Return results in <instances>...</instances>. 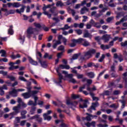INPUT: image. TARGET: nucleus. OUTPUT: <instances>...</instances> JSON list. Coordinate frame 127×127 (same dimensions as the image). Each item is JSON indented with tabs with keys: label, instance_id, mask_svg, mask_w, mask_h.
Masks as SVG:
<instances>
[{
	"label": "nucleus",
	"instance_id": "obj_41",
	"mask_svg": "<svg viewBox=\"0 0 127 127\" xmlns=\"http://www.w3.org/2000/svg\"><path fill=\"white\" fill-rule=\"evenodd\" d=\"M86 82L87 83L86 84V86H90V85H92V83H93V80L92 79H87Z\"/></svg>",
	"mask_w": 127,
	"mask_h": 127
},
{
	"label": "nucleus",
	"instance_id": "obj_50",
	"mask_svg": "<svg viewBox=\"0 0 127 127\" xmlns=\"http://www.w3.org/2000/svg\"><path fill=\"white\" fill-rule=\"evenodd\" d=\"M42 28L44 30V31H46V32L49 31V28L46 27L45 25H43Z\"/></svg>",
	"mask_w": 127,
	"mask_h": 127
},
{
	"label": "nucleus",
	"instance_id": "obj_29",
	"mask_svg": "<svg viewBox=\"0 0 127 127\" xmlns=\"http://www.w3.org/2000/svg\"><path fill=\"white\" fill-rule=\"evenodd\" d=\"M0 53H1V57H6V51L4 50H1Z\"/></svg>",
	"mask_w": 127,
	"mask_h": 127
},
{
	"label": "nucleus",
	"instance_id": "obj_46",
	"mask_svg": "<svg viewBox=\"0 0 127 127\" xmlns=\"http://www.w3.org/2000/svg\"><path fill=\"white\" fill-rule=\"evenodd\" d=\"M88 68H91L92 67H95V63L93 62H90L88 63Z\"/></svg>",
	"mask_w": 127,
	"mask_h": 127
},
{
	"label": "nucleus",
	"instance_id": "obj_1",
	"mask_svg": "<svg viewBox=\"0 0 127 127\" xmlns=\"http://www.w3.org/2000/svg\"><path fill=\"white\" fill-rule=\"evenodd\" d=\"M96 53V50L94 49H91L88 51L84 53V56H81L80 57L79 60H81L82 61H85V57H87V56H89V58L92 57V54H95Z\"/></svg>",
	"mask_w": 127,
	"mask_h": 127
},
{
	"label": "nucleus",
	"instance_id": "obj_12",
	"mask_svg": "<svg viewBox=\"0 0 127 127\" xmlns=\"http://www.w3.org/2000/svg\"><path fill=\"white\" fill-rule=\"evenodd\" d=\"M17 90L15 89H13L12 91H9V94L12 96L13 98L17 97Z\"/></svg>",
	"mask_w": 127,
	"mask_h": 127
},
{
	"label": "nucleus",
	"instance_id": "obj_34",
	"mask_svg": "<svg viewBox=\"0 0 127 127\" xmlns=\"http://www.w3.org/2000/svg\"><path fill=\"white\" fill-rule=\"evenodd\" d=\"M64 49H65V48L63 45L60 46L58 48V50H59V51H62V52H64Z\"/></svg>",
	"mask_w": 127,
	"mask_h": 127
},
{
	"label": "nucleus",
	"instance_id": "obj_17",
	"mask_svg": "<svg viewBox=\"0 0 127 127\" xmlns=\"http://www.w3.org/2000/svg\"><path fill=\"white\" fill-rule=\"evenodd\" d=\"M80 55H81V53H79L78 54H74L71 59H70L71 61H73L74 60H77V59H78V58H79V56H80Z\"/></svg>",
	"mask_w": 127,
	"mask_h": 127
},
{
	"label": "nucleus",
	"instance_id": "obj_62",
	"mask_svg": "<svg viewBox=\"0 0 127 127\" xmlns=\"http://www.w3.org/2000/svg\"><path fill=\"white\" fill-rule=\"evenodd\" d=\"M13 110H14V111H15V113H16L17 114H18V113H19V111H18V107H13Z\"/></svg>",
	"mask_w": 127,
	"mask_h": 127
},
{
	"label": "nucleus",
	"instance_id": "obj_8",
	"mask_svg": "<svg viewBox=\"0 0 127 127\" xmlns=\"http://www.w3.org/2000/svg\"><path fill=\"white\" fill-rule=\"evenodd\" d=\"M30 120H36V121L39 122V124L42 123V118L40 117V115H36L30 117Z\"/></svg>",
	"mask_w": 127,
	"mask_h": 127
},
{
	"label": "nucleus",
	"instance_id": "obj_16",
	"mask_svg": "<svg viewBox=\"0 0 127 127\" xmlns=\"http://www.w3.org/2000/svg\"><path fill=\"white\" fill-rule=\"evenodd\" d=\"M83 37L84 38H89V39H92V36L91 35V34L89 33L88 31L85 32L83 34Z\"/></svg>",
	"mask_w": 127,
	"mask_h": 127
},
{
	"label": "nucleus",
	"instance_id": "obj_47",
	"mask_svg": "<svg viewBox=\"0 0 127 127\" xmlns=\"http://www.w3.org/2000/svg\"><path fill=\"white\" fill-rule=\"evenodd\" d=\"M59 5H60V6H63V5H64V3L61 1H58L56 3V6H59Z\"/></svg>",
	"mask_w": 127,
	"mask_h": 127
},
{
	"label": "nucleus",
	"instance_id": "obj_61",
	"mask_svg": "<svg viewBox=\"0 0 127 127\" xmlns=\"http://www.w3.org/2000/svg\"><path fill=\"white\" fill-rule=\"evenodd\" d=\"M95 40L98 42V44H101V43H100V37L97 36L95 37Z\"/></svg>",
	"mask_w": 127,
	"mask_h": 127
},
{
	"label": "nucleus",
	"instance_id": "obj_36",
	"mask_svg": "<svg viewBox=\"0 0 127 127\" xmlns=\"http://www.w3.org/2000/svg\"><path fill=\"white\" fill-rule=\"evenodd\" d=\"M19 68V66L18 65H16V66L13 65L9 67V70H10V71H12L13 70H14V69H18Z\"/></svg>",
	"mask_w": 127,
	"mask_h": 127
},
{
	"label": "nucleus",
	"instance_id": "obj_22",
	"mask_svg": "<svg viewBox=\"0 0 127 127\" xmlns=\"http://www.w3.org/2000/svg\"><path fill=\"white\" fill-rule=\"evenodd\" d=\"M102 39L104 40L105 43L109 42V41L110 40V36L108 35H104L102 37Z\"/></svg>",
	"mask_w": 127,
	"mask_h": 127
},
{
	"label": "nucleus",
	"instance_id": "obj_30",
	"mask_svg": "<svg viewBox=\"0 0 127 127\" xmlns=\"http://www.w3.org/2000/svg\"><path fill=\"white\" fill-rule=\"evenodd\" d=\"M21 6V5L20 4V2H16L13 3V7L18 8L20 7Z\"/></svg>",
	"mask_w": 127,
	"mask_h": 127
},
{
	"label": "nucleus",
	"instance_id": "obj_14",
	"mask_svg": "<svg viewBox=\"0 0 127 127\" xmlns=\"http://www.w3.org/2000/svg\"><path fill=\"white\" fill-rule=\"evenodd\" d=\"M56 9V7L54 6L53 8H51L50 11L52 13L54 16H57L58 15V12H56L55 10Z\"/></svg>",
	"mask_w": 127,
	"mask_h": 127
},
{
	"label": "nucleus",
	"instance_id": "obj_63",
	"mask_svg": "<svg viewBox=\"0 0 127 127\" xmlns=\"http://www.w3.org/2000/svg\"><path fill=\"white\" fill-rule=\"evenodd\" d=\"M26 89L28 90V92L27 93H29V94H31V93L32 92V90H31L32 87H26Z\"/></svg>",
	"mask_w": 127,
	"mask_h": 127
},
{
	"label": "nucleus",
	"instance_id": "obj_11",
	"mask_svg": "<svg viewBox=\"0 0 127 127\" xmlns=\"http://www.w3.org/2000/svg\"><path fill=\"white\" fill-rule=\"evenodd\" d=\"M37 59L39 60V62L43 68H47V67H48V64L46 61H42L39 58H37Z\"/></svg>",
	"mask_w": 127,
	"mask_h": 127
},
{
	"label": "nucleus",
	"instance_id": "obj_45",
	"mask_svg": "<svg viewBox=\"0 0 127 127\" xmlns=\"http://www.w3.org/2000/svg\"><path fill=\"white\" fill-rule=\"evenodd\" d=\"M6 78H7V79H10L11 81H15V77H14V76L7 75Z\"/></svg>",
	"mask_w": 127,
	"mask_h": 127
},
{
	"label": "nucleus",
	"instance_id": "obj_9",
	"mask_svg": "<svg viewBox=\"0 0 127 127\" xmlns=\"http://www.w3.org/2000/svg\"><path fill=\"white\" fill-rule=\"evenodd\" d=\"M71 43L69 44L70 47H75L76 46V44H79L80 41L79 40V39H73L71 40Z\"/></svg>",
	"mask_w": 127,
	"mask_h": 127
},
{
	"label": "nucleus",
	"instance_id": "obj_48",
	"mask_svg": "<svg viewBox=\"0 0 127 127\" xmlns=\"http://www.w3.org/2000/svg\"><path fill=\"white\" fill-rule=\"evenodd\" d=\"M86 115H87L88 116L86 117V121H91V117H92V115L89 114V113H87Z\"/></svg>",
	"mask_w": 127,
	"mask_h": 127
},
{
	"label": "nucleus",
	"instance_id": "obj_5",
	"mask_svg": "<svg viewBox=\"0 0 127 127\" xmlns=\"http://www.w3.org/2000/svg\"><path fill=\"white\" fill-rule=\"evenodd\" d=\"M80 102H84L83 105L79 104L80 109H85V108H88V103H89V100L85 99L83 100L82 98H80L79 100Z\"/></svg>",
	"mask_w": 127,
	"mask_h": 127
},
{
	"label": "nucleus",
	"instance_id": "obj_2",
	"mask_svg": "<svg viewBox=\"0 0 127 127\" xmlns=\"http://www.w3.org/2000/svg\"><path fill=\"white\" fill-rule=\"evenodd\" d=\"M56 70L59 77V81L55 80L54 82L56 84H57V85H59L60 84H61V83H62V80H63L64 78H63V75H62V74L59 71V67H57L56 68Z\"/></svg>",
	"mask_w": 127,
	"mask_h": 127
},
{
	"label": "nucleus",
	"instance_id": "obj_53",
	"mask_svg": "<svg viewBox=\"0 0 127 127\" xmlns=\"http://www.w3.org/2000/svg\"><path fill=\"white\" fill-rule=\"evenodd\" d=\"M76 75L77 79H83L84 77V74H80L79 73H77V74Z\"/></svg>",
	"mask_w": 127,
	"mask_h": 127
},
{
	"label": "nucleus",
	"instance_id": "obj_40",
	"mask_svg": "<svg viewBox=\"0 0 127 127\" xmlns=\"http://www.w3.org/2000/svg\"><path fill=\"white\" fill-rule=\"evenodd\" d=\"M43 13H44V14H45V15H47V16H48V17L49 18H51V16H52V14L49 13L46 11H44Z\"/></svg>",
	"mask_w": 127,
	"mask_h": 127
},
{
	"label": "nucleus",
	"instance_id": "obj_58",
	"mask_svg": "<svg viewBox=\"0 0 127 127\" xmlns=\"http://www.w3.org/2000/svg\"><path fill=\"white\" fill-rule=\"evenodd\" d=\"M113 95L115 96H118V95H120V91L119 90H115L113 92Z\"/></svg>",
	"mask_w": 127,
	"mask_h": 127
},
{
	"label": "nucleus",
	"instance_id": "obj_35",
	"mask_svg": "<svg viewBox=\"0 0 127 127\" xmlns=\"http://www.w3.org/2000/svg\"><path fill=\"white\" fill-rule=\"evenodd\" d=\"M11 58L13 60L16 59V58H20L21 56L19 54H17L16 56H14L13 55H12L10 56Z\"/></svg>",
	"mask_w": 127,
	"mask_h": 127
},
{
	"label": "nucleus",
	"instance_id": "obj_39",
	"mask_svg": "<svg viewBox=\"0 0 127 127\" xmlns=\"http://www.w3.org/2000/svg\"><path fill=\"white\" fill-rule=\"evenodd\" d=\"M86 86H87V84H83L82 86L80 87L79 89V92H80V93L83 92V89L86 88Z\"/></svg>",
	"mask_w": 127,
	"mask_h": 127
},
{
	"label": "nucleus",
	"instance_id": "obj_49",
	"mask_svg": "<svg viewBox=\"0 0 127 127\" xmlns=\"http://www.w3.org/2000/svg\"><path fill=\"white\" fill-rule=\"evenodd\" d=\"M118 60H119L120 63L123 62L124 61V58L122 55H120L118 58Z\"/></svg>",
	"mask_w": 127,
	"mask_h": 127
},
{
	"label": "nucleus",
	"instance_id": "obj_44",
	"mask_svg": "<svg viewBox=\"0 0 127 127\" xmlns=\"http://www.w3.org/2000/svg\"><path fill=\"white\" fill-rule=\"evenodd\" d=\"M102 96H110V91L105 90L104 91L103 94H102Z\"/></svg>",
	"mask_w": 127,
	"mask_h": 127
},
{
	"label": "nucleus",
	"instance_id": "obj_57",
	"mask_svg": "<svg viewBox=\"0 0 127 127\" xmlns=\"http://www.w3.org/2000/svg\"><path fill=\"white\" fill-rule=\"evenodd\" d=\"M122 104L121 109H125V107H126V101L124 100L122 101Z\"/></svg>",
	"mask_w": 127,
	"mask_h": 127
},
{
	"label": "nucleus",
	"instance_id": "obj_32",
	"mask_svg": "<svg viewBox=\"0 0 127 127\" xmlns=\"http://www.w3.org/2000/svg\"><path fill=\"white\" fill-rule=\"evenodd\" d=\"M85 10H86V11H89V9L86 8V6H84L83 8H81L80 10V13L81 14H84L85 13V12L83 11H85Z\"/></svg>",
	"mask_w": 127,
	"mask_h": 127
},
{
	"label": "nucleus",
	"instance_id": "obj_21",
	"mask_svg": "<svg viewBox=\"0 0 127 127\" xmlns=\"http://www.w3.org/2000/svg\"><path fill=\"white\" fill-rule=\"evenodd\" d=\"M53 5H54V3H53L52 4H48L47 6L45 5V4H44V6L42 8V9L43 11H46L47 8H51V6H53Z\"/></svg>",
	"mask_w": 127,
	"mask_h": 127
},
{
	"label": "nucleus",
	"instance_id": "obj_55",
	"mask_svg": "<svg viewBox=\"0 0 127 127\" xmlns=\"http://www.w3.org/2000/svg\"><path fill=\"white\" fill-rule=\"evenodd\" d=\"M110 72H116L115 65L113 64V65L111 66Z\"/></svg>",
	"mask_w": 127,
	"mask_h": 127
},
{
	"label": "nucleus",
	"instance_id": "obj_52",
	"mask_svg": "<svg viewBox=\"0 0 127 127\" xmlns=\"http://www.w3.org/2000/svg\"><path fill=\"white\" fill-rule=\"evenodd\" d=\"M109 87H115V88H116V87H117V85L114 82H110L109 84Z\"/></svg>",
	"mask_w": 127,
	"mask_h": 127
},
{
	"label": "nucleus",
	"instance_id": "obj_23",
	"mask_svg": "<svg viewBox=\"0 0 127 127\" xmlns=\"http://www.w3.org/2000/svg\"><path fill=\"white\" fill-rule=\"evenodd\" d=\"M22 96L24 97V99H29V98L31 97V95L28 92H25L22 94Z\"/></svg>",
	"mask_w": 127,
	"mask_h": 127
},
{
	"label": "nucleus",
	"instance_id": "obj_51",
	"mask_svg": "<svg viewBox=\"0 0 127 127\" xmlns=\"http://www.w3.org/2000/svg\"><path fill=\"white\" fill-rule=\"evenodd\" d=\"M75 31L78 35H81V34H82L83 33V31L81 29L76 30Z\"/></svg>",
	"mask_w": 127,
	"mask_h": 127
},
{
	"label": "nucleus",
	"instance_id": "obj_31",
	"mask_svg": "<svg viewBox=\"0 0 127 127\" xmlns=\"http://www.w3.org/2000/svg\"><path fill=\"white\" fill-rule=\"evenodd\" d=\"M38 93V91L37 90H32L31 93H30L31 97H35L36 94Z\"/></svg>",
	"mask_w": 127,
	"mask_h": 127
},
{
	"label": "nucleus",
	"instance_id": "obj_60",
	"mask_svg": "<svg viewBox=\"0 0 127 127\" xmlns=\"http://www.w3.org/2000/svg\"><path fill=\"white\" fill-rule=\"evenodd\" d=\"M109 127V126L107 124L103 125V124H99L98 125V127Z\"/></svg>",
	"mask_w": 127,
	"mask_h": 127
},
{
	"label": "nucleus",
	"instance_id": "obj_28",
	"mask_svg": "<svg viewBox=\"0 0 127 127\" xmlns=\"http://www.w3.org/2000/svg\"><path fill=\"white\" fill-rule=\"evenodd\" d=\"M13 26L12 25L9 26V28L8 30V34H10V35H12L13 34Z\"/></svg>",
	"mask_w": 127,
	"mask_h": 127
},
{
	"label": "nucleus",
	"instance_id": "obj_56",
	"mask_svg": "<svg viewBox=\"0 0 127 127\" xmlns=\"http://www.w3.org/2000/svg\"><path fill=\"white\" fill-rule=\"evenodd\" d=\"M63 53H64V52H61L60 53H59L57 54V58H58V59H59V58H61V56H62V55H63Z\"/></svg>",
	"mask_w": 127,
	"mask_h": 127
},
{
	"label": "nucleus",
	"instance_id": "obj_10",
	"mask_svg": "<svg viewBox=\"0 0 127 127\" xmlns=\"http://www.w3.org/2000/svg\"><path fill=\"white\" fill-rule=\"evenodd\" d=\"M19 80L23 81V82H27L26 85L27 87H31V82L26 80L24 77L20 76L19 77Z\"/></svg>",
	"mask_w": 127,
	"mask_h": 127
},
{
	"label": "nucleus",
	"instance_id": "obj_37",
	"mask_svg": "<svg viewBox=\"0 0 127 127\" xmlns=\"http://www.w3.org/2000/svg\"><path fill=\"white\" fill-rule=\"evenodd\" d=\"M111 78H118L119 77V75L116 73V72L113 71L112 73H111Z\"/></svg>",
	"mask_w": 127,
	"mask_h": 127
},
{
	"label": "nucleus",
	"instance_id": "obj_27",
	"mask_svg": "<svg viewBox=\"0 0 127 127\" xmlns=\"http://www.w3.org/2000/svg\"><path fill=\"white\" fill-rule=\"evenodd\" d=\"M53 57V55H51L49 56V55L47 53H46L44 56V58H45V59H46V58H48L49 60H51V59H52Z\"/></svg>",
	"mask_w": 127,
	"mask_h": 127
},
{
	"label": "nucleus",
	"instance_id": "obj_24",
	"mask_svg": "<svg viewBox=\"0 0 127 127\" xmlns=\"http://www.w3.org/2000/svg\"><path fill=\"white\" fill-rule=\"evenodd\" d=\"M87 76H88L89 78H90V79H94L95 76V72H87Z\"/></svg>",
	"mask_w": 127,
	"mask_h": 127
},
{
	"label": "nucleus",
	"instance_id": "obj_7",
	"mask_svg": "<svg viewBox=\"0 0 127 127\" xmlns=\"http://www.w3.org/2000/svg\"><path fill=\"white\" fill-rule=\"evenodd\" d=\"M24 55L25 56H26V57L28 58L29 60V63H30V64H31L32 65H38V63H37V62L33 60V59H32L31 57L29 56V55L26 54H24Z\"/></svg>",
	"mask_w": 127,
	"mask_h": 127
},
{
	"label": "nucleus",
	"instance_id": "obj_38",
	"mask_svg": "<svg viewBox=\"0 0 127 127\" xmlns=\"http://www.w3.org/2000/svg\"><path fill=\"white\" fill-rule=\"evenodd\" d=\"M105 57H106V56L105 54H102L101 57H100V59L98 60V62H103L104 61V59H105Z\"/></svg>",
	"mask_w": 127,
	"mask_h": 127
},
{
	"label": "nucleus",
	"instance_id": "obj_43",
	"mask_svg": "<svg viewBox=\"0 0 127 127\" xmlns=\"http://www.w3.org/2000/svg\"><path fill=\"white\" fill-rule=\"evenodd\" d=\"M94 27H96V28H100L101 24L99 22H95L94 25H93Z\"/></svg>",
	"mask_w": 127,
	"mask_h": 127
},
{
	"label": "nucleus",
	"instance_id": "obj_3",
	"mask_svg": "<svg viewBox=\"0 0 127 127\" xmlns=\"http://www.w3.org/2000/svg\"><path fill=\"white\" fill-rule=\"evenodd\" d=\"M1 10L5 12L3 14L5 16H7L8 15H9V14H14V13H15V10L14 9H10L8 10L7 8L1 7Z\"/></svg>",
	"mask_w": 127,
	"mask_h": 127
},
{
	"label": "nucleus",
	"instance_id": "obj_54",
	"mask_svg": "<svg viewBox=\"0 0 127 127\" xmlns=\"http://www.w3.org/2000/svg\"><path fill=\"white\" fill-rule=\"evenodd\" d=\"M34 26H35V27H37V28H41V27H42L40 24L37 23H34Z\"/></svg>",
	"mask_w": 127,
	"mask_h": 127
},
{
	"label": "nucleus",
	"instance_id": "obj_19",
	"mask_svg": "<svg viewBox=\"0 0 127 127\" xmlns=\"http://www.w3.org/2000/svg\"><path fill=\"white\" fill-rule=\"evenodd\" d=\"M63 74H64L65 77L69 79H72L73 78V74H68V72L65 70L63 71Z\"/></svg>",
	"mask_w": 127,
	"mask_h": 127
},
{
	"label": "nucleus",
	"instance_id": "obj_15",
	"mask_svg": "<svg viewBox=\"0 0 127 127\" xmlns=\"http://www.w3.org/2000/svg\"><path fill=\"white\" fill-rule=\"evenodd\" d=\"M99 106H100V104H99V102L96 101L95 102H93L92 103V105L91 106V109H92V110H94V111H96V108H97V107H99Z\"/></svg>",
	"mask_w": 127,
	"mask_h": 127
},
{
	"label": "nucleus",
	"instance_id": "obj_59",
	"mask_svg": "<svg viewBox=\"0 0 127 127\" xmlns=\"http://www.w3.org/2000/svg\"><path fill=\"white\" fill-rule=\"evenodd\" d=\"M121 46H123V47H126V46H127V41H125L124 43L122 42Z\"/></svg>",
	"mask_w": 127,
	"mask_h": 127
},
{
	"label": "nucleus",
	"instance_id": "obj_20",
	"mask_svg": "<svg viewBox=\"0 0 127 127\" xmlns=\"http://www.w3.org/2000/svg\"><path fill=\"white\" fill-rule=\"evenodd\" d=\"M43 117L44 118V121H48L49 122L51 120H52V117L47 115V114H43Z\"/></svg>",
	"mask_w": 127,
	"mask_h": 127
},
{
	"label": "nucleus",
	"instance_id": "obj_6",
	"mask_svg": "<svg viewBox=\"0 0 127 127\" xmlns=\"http://www.w3.org/2000/svg\"><path fill=\"white\" fill-rule=\"evenodd\" d=\"M34 34V31H33V28H32V27H29V28H28V29H27V38H28L29 39H30V38H31V35H32V34Z\"/></svg>",
	"mask_w": 127,
	"mask_h": 127
},
{
	"label": "nucleus",
	"instance_id": "obj_33",
	"mask_svg": "<svg viewBox=\"0 0 127 127\" xmlns=\"http://www.w3.org/2000/svg\"><path fill=\"white\" fill-rule=\"evenodd\" d=\"M80 98V96L78 95H75L74 94H72L71 95V99L72 100H76L77 99H79Z\"/></svg>",
	"mask_w": 127,
	"mask_h": 127
},
{
	"label": "nucleus",
	"instance_id": "obj_64",
	"mask_svg": "<svg viewBox=\"0 0 127 127\" xmlns=\"http://www.w3.org/2000/svg\"><path fill=\"white\" fill-rule=\"evenodd\" d=\"M60 126H61V127H69V126H68V125L65 124L64 123H62L61 124Z\"/></svg>",
	"mask_w": 127,
	"mask_h": 127
},
{
	"label": "nucleus",
	"instance_id": "obj_42",
	"mask_svg": "<svg viewBox=\"0 0 127 127\" xmlns=\"http://www.w3.org/2000/svg\"><path fill=\"white\" fill-rule=\"evenodd\" d=\"M0 74H1V75H3V76H8L7 75V71H4V70H0Z\"/></svg>",
	"mask_w": 127,
	"mask_h": 127
},
{
	"label": "nucleus",
	"instance_id": "obj_13",
	"mask_svg": "<svg viewBox=\"0 0 127 127\" xmlns=\"http://www.w3.org/2000/svg\"><path fill=\"white\" fill-rule=\"evenodd\" d=\"M22 7L19 10L18 9H16V12L17 13H19V14H21V13L24 12V10L25 9V5H21Z\"/></svg>",
	"mask_w": 127,
	"mask_h": 127
},
{
	"label": "nucleus",
	"instance_id": "obj_26",
	"mask_svg": "<svg viewBox=\"0 0 127 127\" xmlns=\"http://www.w3.org/2000/svg\"><path fill=\"white\" fill-rule=\"evenodd\" d=\"M100 48H101V49H102V50H106V49H110V48H111V46H110V45H104V44H102L100 46Z\"/></svg>",
	"mask_w": 127,
	"mask_h": 127
},
{
	"label": "nucleus",
	"instance_id": "obj_25",
	"mask_svg": "<svg viewBox=\"0 0 127 127\" xmlns=\"http://www.w3.org/2000/svg\"><path fill=\"white\" fill-rule=\"evenodd\" d=\"M36 112V107L31 106L30 110V113L31 115H34Z\"/></svg>",
	"mask_w": 127,
	"mask_h": 127
},
{
	"label": "nucleus",
	"instance_id": "obj_18",
	"mask_svg": "<svg viewBox=\"0 0 127 127\" xmlns=\"http://www.w3.org/2000/svg\"><path fill=\"white\" fill-rule=\"evenodd\" d=\"M74 103L77 105V104H78V101H74L73 102H71L70 99H67L66 100V105H67V106H75L74 105Z\"/></svg>",
	"mask_w": 127,
	"mask_h": 127
},
{
	"label": "nucleus",
	"instance_id": "obj_4",
	"mask_svg": "<svg viewBox=\"0 0 127 127\" xmlns=\"http://www.w3.org/2000/svg\"><path fill=\"white\" fill-rule=\"evenodd\" d=\"M78 40L80 42H79V44H81V45H83L84 47L90 46V43H89L86 39L80 38L78 39Z\"/></svg>",
	"mask_w": 127,
	"mask_h": 127
}]
</instances>
